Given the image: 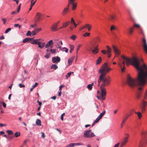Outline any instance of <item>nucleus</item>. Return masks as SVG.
Instances as JSON below:
<instances>
[{
  "label": "nucleus",
  "instance_id": "nucleus-24",
  "mask_svg": "<svg viewBox=\"0 0 147 147\" xmlns=\"http://www.w3.org/2000/svg\"><path fill=\"white\" fill-rule=\"evenodd\" d=\"M74 58V56L73 57H71L68 59L67 66H69L71 64Z\"/></svg>",
  "mask_w": 147,
  "mask_h": 147
},
{
  "label": "nucleus",
  "instance_id": "nucleus-64",
  "mask_svg": "<svg viewBox=\"0 0 147 147\" xmlns=\"http://www.w3.org/2000/svg\"><path fill=\"white\" fill-rule=\"evenodd\" d=\"M41 134H42V136H41L43 138H44L45 137V135L44 133V132H41Z\"/></svg>",
  "mask_w": 147,
  "mask_h": 147
},
{
  "label": "nucleus",
  "instance_id": "nucleus-34",
  "mask_svg": "<svg viewBox=\"0 0 147 147\" xmlns=\"http://www.w3.org/2000/svg\"><path fill=\"white\" fill-rule=\"evenodd\" d=\"M69 47L70 48V50L69 51V52L71 53L74 49V46L73 45H70Z\"/></svg>",
  "mask_w": 147,
  "mask_h": 147
},
{
  "label": "nucleus",
  "instance_id": "nucleus-40",
  "mask_svg": "<svg viewBox=\"0 0 147 147\" xmlns=\"http://www.w3.org/2000/svg\"><path fill=\"white\" fill-rule=\"evenodd\" d=\"M71 73L73 74L74 72H70L69 73H68L67 74V75L66 76V78H68L69 76H71Z\"/></svg>",
  "mask_w": 147,
  "mask_h": 147
},
{
  "label": "nucleus",
  "instance_id": "nucleus-35",
  "mask_svg": "<svg viewBox=\"0 0 147 147\" xmlns=\"http://www.w3.org/2000/svg\"><path fill=\"white\" fill-rule=\"evenodd\" d=\"M36 124L38 126H41V121L40 120L38 119L36 120Z\"/></svg>",
  "mask_w": 147,
  "mask_h": 147
},
{
  "label": "nucleus",
  "instance_id": "nucleus-62",
  "mask_svg": "<svg viewBox=\"0 0 147 147\" xmlns=\"http://www.w3.org/2000/svg\"><path fill=\"white\" fill-rule=\"evenodd\" d=\"M66 147H73L72 143L70 144L67 146Z\"/></svg>",
  "mask_w": 147,
  "mask_h": 147
},
{
  "label": "nucleus",
  "instance_id": "nucleus-47",
  "mask_svg": "<svg viewBox=\"0 0 147 147\" xmlns=\"http://www.w3.org/2000/svg\"><path fill=\"white\" fill-rule=\"evenodd\" d=\"M82 45H78V46L76 52V54H77V53L78 51L79 50L80 48V47Z\"/></svg>",
  "mask_w": 147,
  "mask_h": 147
},
{
  "label": "nucleus",
  "instance_id": "nucleus-43",
  "mask_svg": "<svg viewBox=\"0 0 147 147\" xmlns=\"http://www.w3.org/2000/svg\"><path fill=\"white\" fill-rule=\"evenodd\" d=\"M20 135V133L19 132H16L15 134V136L16 137L19 136Z\"/></svg>",
  "mask_w": 147,
  "mask_h": 147
},
{
  "label": "nucleus",
  "instance_id": "nucleus-55",
  "mask_svg": "<svg viewBox=\"0 0 147 147\" xmlns=\"http://www.w3.org/2000/svg\"><path fill=\"white\" fill-rule=\"evenodd\" d=\"M21 3H20L18 7V8L17 9V12H19L20 11V8H21Z\"/></svg>",
  "mask_w": 147,
  "mask_h": 147
},
{
  "label": "nucleus",
  "instance_id": "nucleus-60",
  "mask_svg": "<svg viewBox=\"0 0 147 147\" xmlns=\"http://www.w3.org/2000/svg\"><path fill=\"white\" fill-rule=\"evenodd\" d=\"M118 65L121 68H122L123 67V65L121 63H118Z\"/></svg>",
  "mask_w": 147,
  "mask_h": 147
},
{
  "label": "nucleus",
  "instance_id": "nucleus-41",
  "mask_svg": "<svg viewBox=\"0 0 147 147\" xmlns=\"http://www.w3.org/2000/svg\"><path fill=\"white\" fill-rule=\"evenodd\" d=\"M90 33L86 32L83 34V36L84 37L89 36L90 35Z\"/></svg>",
  "mask_w": 147,
  "mask_h": 147
},
{
  "label": "nucleus",
  "instance_id": "nucleus-29",
  "mask_svg": "<svg viewBox=\"0 0 147 147\" xmlns=\"http://www.w3.org/2000/svg\"><path fill=\"white\" fill-rule=\"evenodd\" d=\"M51 30L53 31H56L58 30L57 28L54 26L53 25L51 28Z\"/></svg>",
  "mask_w": 147,
  "mask_h": 147
},
{
  "label": "nucleus",
  "instance_id": "nucleus-54",
  "mask_svg": "<svg viewBox=\"0 0 147 147\" xmlns=\"http://www.w3.org/2000/svg\"><path fill=\"white\" fill-rule=\"evenodd\" d=\"M36 0L35 1L33 2H31V5L30 6L33 7L35 4V3L36 2Z\"/></svg>",
  "mask_w": 147,
  "mask_h": 147
},
{
  "label": "nucleus",
  "instance_id": "nucleus-37",
  "mask_svg": "<svg viewBox=\"0 0 147 147\" xmlns=\"http://www.w3.org/2000/svg\"><path fill=\"white\" fill-rule=\"evenodd\" d=\"M106 47L107 48V53H111V49L108 46H106Z\"/></svg>",
  "mask_w": 147,
  "mask_h": 147
},
{
  "label": "nucleus",
  "instance_id": "nucleus-61",
  "mask_svg": "<svg viewBox=\"0 0 147 147\" xmlns=\"http://www.w3.org/2000/svg\"><path fill=\"white\" fill-rule=\"evenodd\" d=\"M71 23L73 24H75V23L74 19L73 18H71Z\"/></svg>",
  "mask_w": 147,
  "mask_h": 147
},
{
  "label": "nucleus",
  "instance_id": "nucleus-19",
  "mask_svg": "<svg viewBox=\"0 0 147 147\" xmlns=\"http://www.w3.org/2000/svg\"><path fill=\"white\" fill-rule=\"evenodd\" d=\"M86 27H88V31H90L91 30V26L89 24H86L85 26H84L81 28L80 29V30H82L85 28Z\"/></svg>",
  "mask_w": 147,
  "mask_h": 147
},
{
  "label": "nucleus",
  "instance_id": "nucleus-51",
  "mask_svg": "<svg viewBox=\"0 0 147 147\" xmlns=\"http://www.w3.org/2000/svg\"><path fill=\"white\" fill-rule=\"evenodd\" d=\"M35 30L37 32V33L39 31L41 30L42 29L41 28H38L35 29Z\"/></svg>",
  "mask_w": 147,
  "mask_h": 147
},
{
  "label": "nucleus",
  "instance_id": "nucleus-1",
  "mask_svg": "<svg viewBox=\"0 0 147 147\" xmlns=\"http://www.w3.org/2000/svg\"><path fill=\"white\" fill-rule=\"evenodd\" d=\"M122 57L125 60L127 65L131 64L134 66L138 71L137 77L136 79L132 78L128 74L126 78V83L131 88H134L140 85L144 86L147 83V68L145 64L143 63L142 66L140 65L138 59L135 56L131 59L122 56Z\"/></svg>",
  "mask_w": 147,
  "mask_h": 147
},
{
  "label": "nucleus",
  "instance_id": "nucleus-48",
  "mask_svg": "<svg viewBox=\"0 0 147 147\" xmlns=\"http://www.w3.org/2000/svg\"><path fill=\"white\" fill-rule=\"evenodd\" d=\"M6 132L9 135L13 133V131L10 130H7V131Z\"/></svg>",
  "mask_w": 147,
  "mask_h": 147
},
{
  "label": "nucleus",
  "instance_id": "nucleus-49",
  "mask_svg": "<svg viewBox=\"0 0 147 147\" xmlns=\"http://www.w3.org/2000/svg\"><path fill=\"white\" fill-rule=\"evenodd\" d=\"M50 51L52 53H56V50L55 49H51L50 50Z\"/></svg>",
  "mask_w": 147,
  "mask_h": 147
},
{
  "label": "nucleus",
  "instance_id": "nucleus-10",
  "mask_svg": "<svg viewBox=\"0 0 147 147\" xmlns=\"http://www.w3.org/2000/svg\"><path fill=\"white\" fill-rule=\"evenodd\" d=\"M143 86H140V87H139L138 89V91L137 92L136 97L138 99H140L141 98L142 94V90L143 89Z\"/></svg>",
  "mask_w": 147,
  "mask_h": 147
},
{
  "label": "nucleus",
  "instance_id": "nucleus-25",
  "mask_svg": "<svg viewBox=\"0 0 147 147\" xmlns=\"http://www.w3.org/2000/svg\"><path fill=\"white\" fill-rule=\"evenodd\" d=\"M116 16L115 15H111L110 17V20L112 22H113L116 19Z\"/></svg>",
  "mask_w": 147,
  "mask_h": 147
},
{
  "label": "nucleus",
  "instance_id": "nucleus-16",
  "mask_svg": "<svg viewBox=\"0 0 147 147\" xmlns=\"http://www.w3.org/2000/svg\"><path fill=\"white\" fill-rule=\"evenodd\" d=\"M42 15L40 12H38L36 13L35 16V18L37 21H39L41 20Z\"/></svg>",
  "mask_w": 147,
  "mask_h": 147
},
{
  "label": "nucleus",
  "instance_id": "nucleus-44",
  "mask_svg": "<svg viewBox=\"0 0 147 147\" xmlns=\"http://www.w3.org/2000/svg\"><path fill=\"white\" fill-rule=\"evenodd\" d=\"M76 38V36L74 35H72L71 37H70V38L73 40H75Z\"/></svg>",
  "mask_w": 147,
  "mask_h": 147
},
{
  "label": "nucleus",
  "instance_id": "nucleus-28",
  "mask_svg": "<svg viewBox=\"0 0 147 147\" xmlns=\"http://www.w3.org/2000/svg\"><path fill=\"white\" fill-rule=\"evenodd\" d=\"M94 83H92L91 84H89L87 86V88L90 90H91L92 88V86L93 85Z\"/></svg>",
  "mask_w": 147,
  "mask_h": 147
},
{
  "label": "nucleus",
  "instance_id": "nucleus-52",
  "mask_svg": "<svg viewBox=\"0 0 147 147\" xmlns=\"http://www.w3.org/2000/svg\"><path fill=\"white\" fill-rule=\"evenodd\" d=\"M19 87L21 88H24L25 87V85H24L23 84L21 83L19 84Z\"/></svg>",
  "mask_w": 147,
  "mask_h": 147
},
{
  "label": "nucleus",
  "instance_id": "nucleus-42",
  "mask_svg": "<svg viewBox=\"0 0 147 147\" xmlns=\"http://www.w3.org/2000/svg\"><path fill=\"white\" fill-rule=\"evenodd\" d=\"M101 119L99 117H98L94 121V123H98L99 120Z\"/></svg>",
  "mask_w": 147,
  "mask_h": 147
},
{
  "label": "nucleus",
  "instance_id": "nucleus-38",
  "mask_svg": "<svg viewBox=\"0 0 147 147\" xmlns=\"http://www.w3.org/2000/svg\"><path fill=\"white\" fill-rule=\"evenodd\" d=\"M73 147H74L75 146H77V145H82V144L81 143H72Z\"/></svg>",
  "mask_w": 147,
  "mask_h": 147
},
{
  "label": "nucleus",
  "instance_id": "nucleus-39",
  "mask_svg": "<svg viewBox=\"0 0 147 147\" xmlns=\"http://www.w3.org/2000/svg\"><path fill=\"white\" fill-rule=\"evenodd\" d=\"M37 34V32L34 29V30L33 31L31 32V34L32 36H33L36 35Z\"/></svg>",
  "mask_w": 147,
  "mask_h": 147
},
{
  "label": "nucleus",
  "instance_id": "nucleus-31",
  "mask_svg": "<svg viewBox=\"0 0 147 147\" xmlns=\"http://www.w3.org/2000/svg\"><path fill=\"white\" fill-rule=\"evenodd\" d=\"M106 112V111L104 110L102 112L98 117L101 119L102 117L105 115Z\"/></svg>",
  "mask_w": 147,
  "mask_h": 147
},
{
  "label": "nucleus",
  "instance_id": "nucleus-30",
  "mask_svg": "<svg viewBox=\"0 0 147 147\" xmlns=\"http://www.w3.org/2000/svg\"><path fill=\"white\" fill-rule=\"evenodd\" d=\"M135 113L137 115L139 119H140L142 117V115L141 113L139 112H136L135 111Z\"/></svg>",
  "mask_w": 147,
  "mask_h": 147
},
{
  "label": "nucleus",
  "instance_id": "nucleus-7",
  "mask_svg": "<svg viewBox=\"0 0 147 147\" xmlns=\"http://www.w3.org/2000/svg\"><path fill=\"white\" fill-rule=\"evenodd\" d=\"M100 88L101 90V98L102 100L105 99V97L106 95V89L105 87L100 86Z\"/></svg>",
  "mask_w": 147,
  "mask_h": 147
},
{
  "label": "nucleus",
  "instance_id": "nucleus-57",
  "mask_svg": "<svg viewBox=\"0 0 147 147\" xmlns=\"http://www.w3.org/2000/svg\"><path fill=\"white\" fill-rule=\"evenodd\" d=\"M101 53L104 55H105L107 53V51L105 50H102L101 51Z\"/></svg>",
  "mask_w": 147,
  "mask_h": 147
},
{
  "label": "nucleus",
  "instance_id": "nucleus-18",
  "mask_svg": "<svg viewBox=\"0 0 147 147\" xmlns=\"http://www.w3.org/2000/svg\"><path fill=\"white\" fill-rule=\"evenodd\" d=\"M53 43V41L52 40H50L47 45H45V48H47L50 46L51 48L52 47Z\"/></svg>",
  "mask_w": 147,
  "mask_h": 147
},
{
  "label": "nucleus",
  "instance_id": "nucleus-3",
  "mask_svg": "<svg viewBox=\"0 0 147 147\" xmlns=\"http://www.w3.org/2000/svg\"><path fill=\"white\" fill-rule=\"evenodd\" d=\"M100 41V39L99 38H97L95 39H94L91 43L90 47L92 49H94L92 50V52L94 54L97 53L98 52V44Z\"/></svg>",
  "mask_w": 147,
  "mask_h": 147
},
{
  "label": "nucleus",
  "instance_id": "nucleus-14",
  "mask_svg": "<svg viewBox=\"0 0 147 147\" xmlns=\"http://www.w3.org/2000/svg\"><path fill=\"white\" fill-rule=\"evenodd\" d=\"M69 10V5H67V6L65 7L62 11L61 14L63 16L66 15L68 13Z\"/></svg>",
  "mask_w": 147,
  "mask_h": 147
},
{
  "label": "nucleus",
  "instance_id": "nucleus-5",
  "mask_svg": "<svg viewBox=\"0 0 147 147\" xmlns=\"http://www.w3.org/2000/svg\"><path fill=\"white\" fill-rule=\"evenodd\" d=\"M105 68L103 66V64L102 65V66L99 70V73H101V74L99 76L98 80V83L100 84L101 82L102 83V79L103 78V73L105 71Z\"/></svg>",
  "mask_w": 147,
  "mask_h": 147
},
{
  "label": "nucleus",
  "instance_id": "nucleus-12",
  "mask_svg": "<svg viewBox=\"0 0 147 147\" xmlns=\"http://www.w3.org/2000/svg\"><path fill=\"white\" fill-rule=\"evenodd\" d=\"M112 48L115 54V57L119 56L120 54V51L117 48L115 45H112Z\"/></svg>",
  "mask_w": 147,
  "mask_h": 147
},
{
  "label": "nucleus",
  "instance_id": "nucleus-56",
  "mask_svg": "<svg viewBox=\"0 0 147 147\" xmlns=\"http://www.w3.org/2000/svg\"><path fill=\"white\" fill-rule=\"evenodd\" d=\"M2 20L3 22V24L5 25V24L6 22V19L5 18H3L2 19Z\"/></svg>",
  "mask_w": 147,
  "mask_h": 147
},
{
  "label": "nucleus",
  "instance_id": "nucleus-15",
  "mask_svg": "<svg viewBox=\"0 0 147 147\" xmlns=\"http://www.w3.org/2000/svg\"><path fill=\"white\" fill-rule=\"evenodd\" d=\"M60 60V58L58 56H57L56 57H53L52 59V62L53 63H57L59 62Z\"/></svg>",
  "mask_w": 147,
  "mask_h": 147
},
{
  "label": "nucleus",
  "instance_id": "nucleus-13",
  "mask_svg": "<svg viewBox=\"0 0 147 147\" xmlns=\"http://www.w3.org/2000/svg\"><path fill=\"white\" fill-rule=\"evenodd\" d=\"M147 105V102L144 100H142V104L141 106V108L142 112H144L145 111L146 106Z\"/></svg>",
  "mask_w": 147,
  "mask_h": 147
},
{
  "label": "nucleus",
  "instance_id": "nucleus-53",
  "mask_svg": "<svg viewBox=\"0 0 147 147\" xmlns=\"http://www.w3.org/2000/svg\"><path fill=\"white\" fill-rule=\"evenodd\" d=\"M11 30V28H7L5 32V33L6 34L9 32V31Z\"/></svg>",
  "mask_w": 147,
  "mask_h": 147
},
{
  "label": "nucleus",
  "instance_id": "nucleus-20",
  "mask_svg": "<svg viewBox=\"0 0 147 147\" xmlns=\"http://www.w3.org/2000/svg\"><path fill=\"white\" fill-rule=\"evenodd\" d=\"M61 43V45H62L63 44V42L62 41H58V42L57 41H55L54 42V43L55 44V46L57 47L58 48L60 49L61 48V46L59 45V44L60 43Z\"/></svg>",
  "mask_w": 147,
  "mask_h": 147
},
{
  "label": "nucleus",
  "instance_id": "nucleus-17",
  "mask_svg": "<svg viewBox=\"0 0 147 147\" xmlns=\"http://www.w3.org/2000/svg\"><path fill=\"white\" fill-rule=\"evenodd\" d=\"M132 27H133L134 28L135 27L139 29V30L142 33L143 31L142 30V29L141 27L139 24L136 23H134V24L133 26Z\"/></svg>",
  "mask_w": 147,
  "mask_h": 147
},
{
  "label": "nucleus",
  "instance_id": "nucleus-21",
  "mask_svg": "<svg viewBox=\"0 0 147 147\" xmlns=\"http://www.w3.org/2000/svg\"><path fill=\"white\" fill-rule=\"evenodd\" d=\"M40 39H38L33 40L32 38V40H30V42L33 44H38L39 42V40H40Z\"/></svg>",
  "mask_w": 147,
  "mask_h": 147
},
{
  "label": "nucleus",
  "instance_id": "nucleus-8",
  "mask_svg": "<svg viewBox=\"0 0 147 147\" xmlns=\"http://www.w3.org/2000/svg\"><path fill=\"white\" fill-rule=\"evenodd\" d=\"M75 1V0H68V1L67 5H69V7L70 5L72 4V9L73 10H75L76 9L77 6V3H74Z\"/></svg>",
  "mask_w": 147,
  "mask_h": 147
},
{
  "label": "nucleus",
  "instance_id": "nucleus-22",
  "mask_svg": "<svg viewBox=\"0 0 147 147\" xmlns=\"http://www.w3.org/2000/svg\"><path fill=\"white\" fill-rule=\"evenodd\" d=\"M45 42H39L38 45L39 47L42 49L45 46Z\"/></svg>",
  "mask_w": 147,
  "mask_h": 147
},
{
  "label": "nucleus",
  "instance_id": "nucleus-23",
  "mask_svg": "<svg viewBox=\"0 0 147 147\" xmlns=\"http://www.w3.org/2000/svg\"><path fill=\"white\" fill-rule=\"evenodd\" d=\"M69 24V22L67 21L65 23L63 24V25L62 26L59 28L60 29H62L63 28H65L68 26V25Z\"/></svg>",
  "mask_w": 147,
  "mask_h": 147
},
{
  "label": "nucleus",
  "instance_id": "nucleus-11",
  "mask_svg": "<svg viewBox=\"0 0 147 147\" xmlns=\"http://www.w3.org/2000/svg\"><path fill=\"white\" fill-rule=\"evenodd\" d=\"M129 136V135L128 134H125V136L124 138L123 141L121 145V147H122L123 145H125L127 142Z\"/></svg>",
  "mask_w": 147,
  "mask_h": 147
},
{
  "label": "nucleus",
  "instance_id": "nucleus-63",
  "mask_svg": "<svg viewBox=\"0 0 147 147\" xmlns=\"http://www.w3.org/2000/svg\"><path fill=\"white\" fill-rule=\"evenodd\" d=\"M121 68V71L123 72H124L125 71V66H123V68Z\"/></svg>",
  "mask_w": 147,
  "mask_h": 147
},
{
  "label": "nucleus",
  "instance_id": "nucleus-4",
  "mask_svg": "<svg viewBox=\"0 0 147 147\" xmlns=\"http://www.w3.org/2000/svg\"><path fill=\"white\" fill-rule=\"evenodd\" d=\"M147 133V131L146 133L144 131H142L141 133L143 139L140 142L139 147H145V144L147 143V140L145 137Z\"/></svg>",
  "mask_w": 147,
  "mask_h": 147
},
{
  "label": "nucleus",
  "instance_id": "nucleus-6",
  "mask_svg": "<svg viewBox=\"0 0 147 147\" xmlns=\"http://www.w3.org/2000/svg\"><path fill=\"white\" fill-rule=\"evenodd\" d=\"M91 130L85 131L84 132L83 136L86 138H92L95 136V135L93 132H91Z\"/></svg>",
  "mask_w": 147,
  "mask_h": 147
},
{
  "label": "nucleus",
  "instance_id": "nucleus-45",
  "mask_svg": "<svg viewBox=\"0 0 147 147\" xmlns=\"http://www.w3.org/2000/svg\"><path fill=\"white\" fill-rule=\"evenodd\" d=\"M50 55V53H47L45 55V57L47 59H48Z\"/></svg>",
  "mask_w": 147,
  "mask_h": 147
},
{
  "label": "nucleus",
  "instance_id": "nucleus-2",
  "mask_svg": "<svg viewBox=\"0 0 147 147\" xmlns=\"http://www.w3.org/2000/svg\"><path fill=\"white\" fill-rule=\"evenodd\" d=\"M103 66L105 68V71L103 72V78L102 79V83L100 86L105 87L109 85L111 82L110 77L109 76L106 77L107 74L110 70H111L112 69L108 66L107 63H105L103 64Z\"/></svg>",
  "mask_w": 147,
  "mask_h": 147
},
{
  "label": "nucleus",
  "instance_id": "nucleus-33",
  "mask_svg": "<svg viewBox=\"0 0 147 147\" xmlns=\"http://www.w3.org/2000/svg\"><path fill=\"white\" fill-rule=\"evenodd\" d=\"M102 61V58L100 57H98V59L97 60L96 64L97 65L99 64Z\"/></svg>",
  "mask_w": 147,
  "mask_h": 147
},
{
  "label": "nucleus",
  "instance_id": "nucleus-26",
  "mask_svg": "<svg viewBox=\"0 0 147 147\" xmlns=\"http://www.w3.org/2000/svg\"><path fill=\"white\" fill-rule=\"evenodd\" d=\"M32 40V38H27L23 40L22 42L23 43H25L29 41H30V40Z\"/></svg>",
  "mask_w": 147,
  "mask_h": 147
},
{
  "label": "nucleus",
  "instance_id": "nucleus-27",
  "mask_svg": "<svg viewBox=\"0 0 147 147\" xmlns=\"http://www.w3.org/2000/svg\"><path fill=\"white\" fill-rule=\"evenodd\" d=\"M128 118V116H126L125 117L123 118L122 120V122L121 124V128L123 127V124L126 121Z\"/></svg>",
  "mask_w": 147,
  "mask_h": 147
},
{
  "label": "nucleus",
  "instance_id": "nucleus-32",
  "mask_svg": "<svg viewBox=\"0 0 147 147\" xmlns=\"http://www.w3.org/2000/svg\"><path fill=\"white\" fill-rule=\"evenodd\" d=\"M58 68V66L55 64H53L51 67V69H54V70L57 69Z\"/></svg>",
  "mask_w": 147,
  "mask_h": 147
},
{
  "label": "nucleus",
  "instance_id": "nucleus-59",
  "mask_svg": "<svg viewBox=\"0 0 147 147\" xmlns=\"http://www.w3.org/2000/svg\"><path fill=\"white\" fill-rule=\"evenodd\" d=\"M115 29V26H113L112 25L111 26V28H110V30L111 31V30H113Z\"/></svg>",
  "mask_w": 147,
  "mask_h": 147
},
{
  "label": "nucleus",
  "instance_id": "nucleus-36",
  "mask_svg": "<svg viewBox=\"0 0 147 147\" xmlns=\"http://www.w3.org/2000/svg\"><path fill=\"white\" fill-rule=\"evenodd\" d=\"M133 30H134L133 27H131L129 28V32L130 34H132V33L133 32Z\"/></svg>",
  "mask_w": 147,
  "mask_h": 147
},
{
  "label": "nucleus",
  "instance_id": "nucleus-58",
  "mask_svg": "<svg viewBox=\"0 0 147 147\" xmlns=\"http://www.w3.org/2000/svg\"><path fill=\"white\" fill-rule=\"evenodd\" d=\"M65 86L64 85H61L59 87V90H62V88L63 87Z\"/></svg>",
  "mask_w": 147,
  "mask_h": 147
},
{
  "label": "nucleus",
  "instance_id": "nucleus-9",
  "mask_svg": "<svg viewBox=\"0 0 147 147\" xmlns=\"http://www.w3.org/2000/svg\"><path fill=\"white\" fill-rule=\"evenodd\" d=\"M142 45L144 51L147 54V42L144 38H143L142 39Z\"/></svg>",
  "mask_w": 147,
  "mask_h": 147
},
{
  "label": "nucleus",
  "instance_id": "nucleus-46",
  "mask_svg": "<svg viewBox=\"0 0 147 147\" xmlns=\"http://www.w3.org/2000/svg\"><path fill=\"white\" fill-rule=\"evenodd\" d=\"M26 35L27 36H32L31 32L30 31H28L26 34Z\"/></svg>",
  "mask_w": 147,
  "mask_h": 147
},
{
  "label": "nucleus",
  "instance_id": "nucleus-50",
  "mask_svg": "<svg viewBox=\"0 0 147 147\" xmlns=\"http://www.w3.org/2000/svg\"><path fill=\"white\" fill-rule=\"evenodd\" d=\"M38 83L36 82L34 85H33L32 87L34 88L38 85Z\"/></svg>",
  "mask_w": 147,
  "mask_h": 147
}]
</instances>
